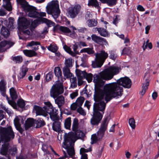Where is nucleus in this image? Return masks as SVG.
I'll return each mask as SVG.
<instances>
[{
  "instance_id": "38",
  "label": "nucleus",
  "mask_w": 159,
  "mask_h": 159,
  "mask_svg": "<svg viewBox=\"0 0 159 159\" xmlns=\"http://www.w3.org/2000/svg\"><path fill=\"white\" fill-rule=\"evenodd\" d=\"M71 118L69 117L66 118L65 121L64 126L67 129H69L70 128L71 125Z\"/></svg>"
},
{
  "instance_id": "19",
  "label": "nucleus",
  "mask_w": 159,
  "mask_h": 159,
  "mask_svg": "<svg viewBox=\"0 0 159 159\" xmlns=\"http://www.w3.org/2000/svg\"><path fill=\"white\" fill-rule=\"evenodd\" d=\"M59 30L61 31L66 34L68 35L72 38H74L76 35V34L75 31H71V30L67 27L61 26L60 27Z\"/></svg>"
},
{
  "instance_id": "41",
  "label": "nucleus",
  "mask_w": 159,
  "mask_h": 159,
  "mask_svg": "<svg viewBox=\"0 0 159 159\" xmlns=\"http://www.w3.org/2000/svg\"><path fill=\"white\" fill-rule=\"evenodd\" d=\"M8 152L12 156H15L17 153V149L16 147H13L9 149Z\"/></svg>"
},
{
  "instance_id": "23",
  "label": "nucleus",
  "mask_w": 159,
  "mask_h": 159,
  "mask_svg": "<svg viewBox=\"0 0 159 159\" xmlns=\"http://www.w3.org/2000/svg\"><path fill=\"white\" fill-rule=\"evenodd\" d=\"M80 73L82 75L84 78H85L89 83L92 81L93 75L91 73H87L85 71H80Z\"/></svg>"
},
{
  "instance_id": "45",
  "label": "nucleus",
  "mask_w": 159,
  "mask_h": 159,
  "mask_svg": "<svg viewBox=\"0 0 159 159\" xmlns=\"http://www.w3.org/2000/svg\"><path fill=\"white\" fill-rule=\"evenodd\" d=\"M70 81L71 82V88H75L77 86V80L76 78L73 77L70 78Z\"/></svg>"
},
{
  "instance_id": "10",
  "label": "nucleus",
  "mask_w": 159,
  "mask_h": 159,
  "mask_svg": "<svg viewBox=\"0 0 159 159\" xmlns=\"http://www.w3.org/2000/svg\"><path fill=\"white\" fill-rule=\"evenodd\" d=\"M46 8L48 14L52 15L54 19L57 18L59 16L60 10L57 1H52L47 6Z\"/></svg>"
},
{
  "instance_id": "42",
  "label": "nucleus",
  "mask_w": 159,
  "mask_h": 159,
  "mask_svg": "<svg viewBox=\"0 0 159 159\" xmlns=\"http://www.w3.org/2000/svg\"><path fill=\"white\" fill-rule=\"evenodd\" d=\"M63 48L66 51L72 56L73 57L75 56V54L74 52L71 51L70 48L69 47H68L66 45H65L63 47Z\"/></svg>"
},
{
  "instance_id": "20",
  "label": "nucleus",
  "mask_w": 159,
  "mask_h": 159,
  "mask_svg": "<svg viewBox=\"0 0 159 159\" xmlns=\"http://www.w3.org/2000/svg\"><path fill=\"white\" fill-rule=\"evenodd\" d=\"M92 40L97 43L102 44L107 43V41L103 38L97 36L95 34H92L91 36Z\"/></svg>"
},
{
  "instance_id": "60",
  "label": "nucleus",
  "mask_w": 159,
  "mask_h": 159,
  "mask_svg": "<svg viewBox=\"0 0 159 159\" xmlns=\"http://www.w3.org/2000/svg\"><path fill=\"white\" fill-rule=\"evenodd\" d=\"M78 48V46L77 45L75 44L73 46V50L74 51V53L75 54V55H76V54H78L79 52L78 51H77V50Z\"/></svg>"
},
{
  "instance_id": "26",
  "label": "nucleus",
  "mask_w": 159,
  "mask_h": 159,
  "mask_svg": "<svg viewBox=\"0 0 159 159\" xmlns=\"http://www.w3.org/2000/svg\"><path fill=\"white\" fill-rule=\"evenodd\" d=\"M75 132L74 133L75 136L77 140L78 139H83L85 137L84 134L81 131L77 130L75 131Z\"/></svg>"
},
{
  "instance_id": "34",
  "label": "nucleus",
  "mask_w": 159,
  "mask_h": 159,
  "mask_svg": "<svg viewBox=\"0 0 159 159\" xmlns=\"http://www.w3.org/2000/svg\"><path fill=\"white\" fill-rule=\"evenodd\" d=\"M88 25L89 27H92L97 25L98 22L94 19L89 20L87 22Z\"/></svg>"
},
{
  "instance_id": "28",
  "label": "nucleus",
  "mask_w": 159,
  "mask_h": 159,
  "mask_svg": "<svg viewBox=\"0 0 159 159\" xmlns=\"http://www.w3.org/2000/svg\"><path fill=\"white\" fill-rule=\"evenodd\" d=\"M97 30L100 34L102 36L106 37L108 35L107 31L103 28H96Z\"/></svg>"
},
{
  "instance_id": "22",
  "label": "nucleus",
  "mask_w": 159,
  "mask_h": 159,
  "mask_svg": "<svg viewBox=\"0 0 159 159\" xmlns=\"http://www.w3.org/2000/svg\"><path fill=\"white\" fill-rule=\"evenodd\" d=\"M59 120H57V121H55L52 124V129L54 131L56 132H59L61 129V123L59 121H58Z\"/></svg>"
},
{
  "instance_id": "33",
  "label": "nucleus",
  "mask_w": 159,
  "mask_h": 159,
  "mask_svg": "<svg viewBox=\"0 0 159 159\" xmlns=\"http://www.w3.org/2000/svg\"><path fill=\"white\" fill-rule=\"evenodd\" d=\"M41 20L43 22L45 23L48 26V27L54 26L55 25V23H54L46 18H42Z\"/></svg>"
},
{
  "instance_id": "11",
  "label": "nucleus",
  "mask_w": 159,
  "mask_h": 159,
  "mask_svg": "<svg viewBox=\"0 0 159 159\" xmlns=\"http://www.w3.org/2000/svg\"><path fill=\"white\" fill-rule=\"evenodd\" d=\"M18 20V28L22 30V34L24 35H31L32 34V32L33 29H30L31 32L29 29L27 30L30 25V21L24 17L19 18Z\"/></svg>"
},
{
  "instance_id": "58",
  "label": "nucleus",
  "mask_w": 159,
  "mask_h": 159,
  "mask_svg": "<svg viewBox=\"0 0 159 159\" xmlns=\"http://www.w3.org/2000/svg\"><path fill=\"white\" fill-rule=\"evenodd\" d=\"M78 95V93L77 91H76L75 92H73L70 94V97L72 99L75 98Z\"/></svg>"
},
{
  "instance_id": "59",
  "label": "nucleus",
  "mask_w": 159,
  "mask_h": 159,
  "mask_svg": "<svg viewBox=\"0 0 159 159\" xmlns=\"http://www.w3.org/2000/svg\"><path fill=\"white\" fill-rule=\"evenodd\" d=\"M78 106L75 102L73 103L70 106V109L72 110H75Z\"/></svg>"
},
{
  "instance_id": "14",
  "label": "nucleus",
  "mask_w": 159,
  "mask_h": 159,
  "mask_svg": "<svg viewBox=\"0 0 159 159\" xmlns=\"http://www.w3.org/2000/svg\"><path fill=\"white\" fill-rule=\"evenodd\" d=\"M81 6L79 4L75 5L74 7L69 8L67 12L68 16L72 18H74L80 13Z\"/></svg>"
},
{
  "instance_id": "15",
  "label": "nucleus",
  "mask_w": 159,
  "mask_h": 159,
  "mask_svg": "<svg viewBox=\"0 0 159 159\" xmlns=\"http://www.w3.org/2000/svg\"><path fill=\"white\" fill-rule=\"evenodd\" d=\"M107 117H106L104 119L101 125L100 128L97 133V135L98 138V139L100 140H101L103 137L105 131L107 129Z\"/></svg>"
},
{
  "instance_id": "39",
  "label": "nucleus",
  "mask_w": 159,
  "mask_h": 159,
  "mask_svg": "<svg viewBox=\"0 0 159 159\" xmlns=\"http://www.w3.org/2000/svg\"><path fill=\"white\" fill-rule=\"evenodd\" d=\"M54 73L55 75L58 78L61 77L62 76V72L61 69L59 67H57L55 68Z\"/></svg>"
},
{
  "instance_id": "8",
  "label": "nucleus",
  "mask_w": 159,
  "mask_h": 159,
  "mask_svg": "<svg viewBox=\"0 0 159 159\" xmlns=\"http://www.w3.org/2000/svg\"><path fill=\"white\" fill-rule=\"evenodd\" d=\"M95 57L92 61V66L94 68L101 67L108 57V54L104 50H102L95 54Z\"/></svg>"
},
{
  "instance_id": "50",
  "label": "nucleus",
  "mask_w": 159,
  "mask_h": 159,
  "mask_svg": "<svg viewBox=\"0 0 159 159\" xmlns=\"http://www.w3.org/2000/svg\"><path fill=\"white\" fill-rule=\"evenodd\" d=\"M96 134H93L91 136V140L92 142L91 143V144H93L96 143L98 141L100 140L98 138Z\"/></svg>"
},
{
  "instance_id": "6",
  "label": "nucleus",
  "mask_w": 159,
  "mask_h": 159,
  "mask_svg": "<svg viewBox=\"0 0 159 159\" xmlns=\"http://www.w3.org/2000/svg\"><path fill=\"white\" fill-rule=\"evenodd\" d=\"M64 91L63 83L58 80L52 86L50 91V96L55 99V102L59 108H61L65 103L64 97L62 96H58L62 94Z\"/></svg>"
},
{
  "instance_id": "1",
  "label": "nucleus",
  "mask_w": 159,
  "mask_h": 159,
  "mask_svg": "<svg viewBox=\"0 0 159 159\" xmlns=\"http://www.w3.org/2000/svg\"><path fill=\"white\" fill-rule=\"evenodd\" d=\"M131 85V80L127 77L122 78L117 81L116 82L107 84L105 85V91L110 93L111 96L109 98L116 97L122 96L123 93L122 86L125 88H129ZM111 98H110V99Z\"/></svg>"
},
{
  "instance_id": "35",
  "label": "nucleus",
  "mask_w": 159,
  "mask_h": 159,
  "mask_svg": "<svg viewBox=\"0 0 159 159\" xmlns=\"http://www.w3.org/2000/svg\"><path fill=\"white\" fill-rule=\"evenodd\" d=\"M80 71H79L77 73V75L78 78V85L80 86L81 85L83 84V81L82 80L84 78L82 75L80 73Z\"/></svg>"
},
{
  "instance_id": "27",
  "label": "nucleus",
  "mask_w": 159,
  "mask_h": 159,
  "mask_svg": "<svg viewBox=\"0 0 159 159\" xmlns=\"http://www.w3.org/2000/svg\"><path fill=\"white\" fill-rule=\"evenodd\" d=\"M63 73L64 76L66 78L72 77L73 76L72 74L70 72L69 68H63Z\"/></svg>"
},
{
  "instance_id": "46",
  "label": "nucleus",
  "mask_w": 159,
  "mask_h": 159,
  "mask_svg": "<svg viewBox=\"0 0 159 159\" xmlns=\"http://www.w3.org/2000/svg\"><path fill=\"white\" fill-rule=\"evenodd\" d=\"M48 50L54 52H56L57 50V47L54 45L51 44L48 47Z\"/></svg>"
},
{
  "instance_id": "12",
  "label": "nucleus",
  "mask_w": 159,
  "mask_h": 159,
  "mask_svg": "<svg viewBox=\"0 0 159 159\" xmlns=\"http://www.w3.org/2000/svg\"><path fill=\"white\" fill-rule=\"evenodd\" d=\"M40 43L39 42L32 41L28 43L27 46L33 47L32 48L33 50H25L23 51L24 54L27 56L31 57L37 55V53L34 51H36L39 49L38 46L36 47H33L34 46L40 45Z\"/></svg>"
},
{
  "instance_id": "47",
  "label": "nucleus",
  "mask_w": 159,
  "mask_h": 159,
  "mask_svg": "<svg viewBox=\"0 0 159 159\" xmlns=\"http://www.w3.org/2000/svg\"><path fill=\"white\" fill-rule=\"evenodd\" d=\"M18 106L20 108H23L25 106V103L22 99H18L17 102Z\"/></svg>"
},
{
  "instance_id": "24",
  "label": "nucleus",
  "mask_w": 159,
  "mask_h": 159,
  "mask_svg": "<svg viewBox=\"0 0 159 159\" xmlns=\"http://www.w3.org/2000/svg\"><path fill=\"white\" fill-rule=\"evenodd\" d=\"M9 92L11 97L13 100L12 101L15 102L13 100L16 99L18 97V95L16 90L14 87H12L9 89Z\"/></svg>"
},
{
  "instance_id": "51",
  "label": "nucleus",
  "mask_w": 159,
  "mask_h": 159,
  "mask_svg": "<svg viewBox=\"0 0 159 159\" xmlns=\"http://www.w3.org/2000/svg\"><path fill=\"white\" fill-rule=\"evenodd\" d=\"M20 119L18 117L16 116L14 120V123L16 127L20 126Z\"/></svg>"
},
{
  "instance_id": "52",
  "label": "nucleus",
  "mask_w": 159,
  "mask_h": 159,
  "mask_svg": "<svg viewBox=\"0 0 159 159\" xmlns=\"http://www.w3.org/2000/svg\"><path fill=\"white\" fill-rule=\"evenodd\" d=\"M77 111L81 115L85 116L86 114L85 111L81 107H79V108L77 109Z\"/></svg>"
},
{
  "instance_id": "13",
  "label": "nucleus",
  "mask_w": 159,
  "mask_h": 159,
  "mask_svg": "<svg viewBox=\"0 0 159 159\" xmlns=\"http://www.w3.org/2000/svg\"><path fill=\"white\" fill-rule=\"evenodd\" d=\"M6 82L3 80H2L0 81V92L2 96L4 97H6L8 103L14 109H16L17 105L16 102L10 100L8 96L6 95Z\"/></svg>"
},
{
  "instance_id": "2",
  "label": "nucleus",
  "mask_w": 159,
  "mask_h": 159,
  "mask_svg": "<svg viewBox=\"0 0 159 159\" xmlns=\"http://www.w3.org/2000/svg\"><path fill=\"white\" fill-rule=\"evenodd\" d=\"M110 93L106 92L105 91V85L103 90L100 89H98L95 90L94 95V100L95 101L93 106V112L101 113L99 111L103 112L105 110L106 103L110 101L114 97H111V99L108 96H111Z\"/></svg>"
},
{
  "instance_id": "44",
  "label": "nucleus",
  "mask_w": 159,
  "mask_h": 159,
  "mask_svg": "<svg viewBox=\"0 0 159 159\" xmlns=\"http://www.w3.org/2000/svg\"><path fill=\"white\" fill-rule=\"evenodd\" d=\"M12 60L16 63H20L22 61L23 58L20 56H17L12 57Z\"/></svg>"
},
{
  "instance_id": "56",
  "label": "nucleus",
  "mask_w": 159,
  "mask_h": 159,
  "mask_svg": "<svg viewBox=\"0 0 159 159\" xmlns=\"http://www.w3.org/2000/svg\"><path fill=\"white\" fill-rule=\"evenodd\" d=\"M87 53L89 54H92L94 53L93 48H87Z\"/></svg>"
},
{
  "instance_id": "48",
  "label": "nucleus",
  "mask_w": 159,
  "mask_h": 159,
  "mask_svg": "<svg viewBox=\"0 0 159 159\" xmlns=\"http://www.w3.org/2000/svg\"><path fill=\"white\" fill-rule=\"evenodd\" d=\"M129 125L133 129H134L135 128V121L133 118L129 119Z\"/></svg>"
},
{
  "instance_id": "61",
  "label": "nucleus",
  "mask_w": 159,
  "mask_h": 159,
  "mask_svg": "<svg viewBox=\"0 0 159 159\" xmlns=\"http://www.w3.org/2000/svg\"><path fill=\"white\" fill-rule=\"evenodd\" d=\"M88 58V55L86 54H84L83 57L81 58V60L83 62L86 61Z\"/></svg>"
},
{
  "instance_id": "7",
  "label": "nucleus",
  "mask_w": 159,
  "mask_h": 159,
  "mask_svg": "<svg viewBox=\"0 0 159 159\" xmlns=\"http://www.w3.org/2000/svg\"><path fill=\"white\" fill-rule=\"evenodd\" d=\"M76 140L77 139L73 132L65 133L64 135V142L62 146L66 150L68 154L70 157H72L75 154L74 146Z\"/></svg>"
},
{
  "instance_id": "63",
  "label": "nucleus",
  "mask_w": 159,
  "mask_h": 159,
  "mask_svg": "<svg viewBox=\"0 0 159 159\" xmlns=\"http://www.w3.org/2000/svg\"><path fill=\"white\" fill-rule=\"evenodd\" d=\"M137 9L139 11H145V9L142 6L140 5L138 6L137 7Z\"/></svg>"
},
{
  "instance_id": "30",
  "label": "nucleus",
  "mask_w": 159,
  "mask_h": 159,
  "mask_svg": "<svg viewBox=\"0 0 159 159\" xmlns=\"http://www.w3.org/2000/svg\"><path fill=\"white\" fill-rule=\"evenodd\" d=\"M35 123L36 124V128H39L45 125L46 123L44 120L40 118L36 120Z\"/></svg>"
},
{
  "instance_id": "21",
  "label": "nucleus",
  "mask_w": 159,
  "mask_h": 159,
  "mask_svg": "<svg viewBox=\"0 0 159 159\" xmlns=\"http://www.w3.org/2000/svg\"><path fill=\"white\" fill-rule=\"evenodd\" d=\"M35 121L33 118H28L25 121V130L33 126Z\"/></svg>"
},
{
  "instance_id": "64",
  "label": "nucleus",
  "mask_w": 159,
  "mask_h": 159,
  "mask_svg": "<svg viewBox=\"0 0 159 159\" xmlns=\"http://www.w3.org/2000/svg\"><path fill=\"white\" fill-rule=\"evenodd\" d=\"M129 39L128 38H125V39L124 43H126L125 46H128L129 44Z\"/></svg>"
},
{
  "instance_id": "9",
  "label": "nucleus",
  "mask_w": 159,
  "mask_h": 159,
  "mask_svg": "<svg viewBox=\"0 0 159 159\" xmlns=\"http://www.w3.org/2000/svg\"><path fill=\"white\" fill-rule=\"evenodd\" d=\"M17 2L21 6L25 12H29L28 16L31 17L36 18L39 16V13L36 10V7L30 6L25 0H16Z\"/></svg>"
},
{
  "instance_id": "31",
  "label": "nucleus",
  "mask_w": 159,
  "mask_h": 159,
  "mask_svg": "<svg viewBox=\"0 0 159 159\" xmlns=\"http://www.w3.org/2000/svg\"><path fill=\"white\" fill-rule=\"evenodd\" d=\"M89 151L84 148H81L80 150V153L81 155V159H88L87 154L85 153Z\"/></svg>"
},
{
  "instance_id": "62",
  "label": "nucleus",
  "mask_w": 159,
  "mask_h": 159,
  "mask_svg": "<svg viewBox=\"0 0 159 159\" xmlns=\"http://www.w3.org/2000/svg\"><path fill=\"white\" fill-rule=\"evenodd\" d=\"M90 103V102L89 101H86L84 104V106L87 107L88 110L89 109L91 105Z\"/></svg>"
},
{
  "instance_id": "43",
  "label": "nucleus",
  "mask_w": 159,
  "mask_h": 159,
  "mask_svg": "<svg viewBox=\"0 0 159 159\" xmlns=\"http://www.w3.org/2000/svg\"><path fill=\"white\" fill-rule=\"evenodd\" d=\"M84 100V98L83 97L78 98L76 100L75 103H77L78 107H80L82 105Z\"/></svg>"
},
{
  "instance_id": "25",
  "label": "nucleus",
  "mask_w": 159,
  "mask_h": 159,
  "mask_svg": "<svg viewBox=\"0 0 159 159\" xmlns=\"http://www.w3.org/2000/svg\"><path fill=\"white\" fill-rule=\"evenodd\" d=\"M1 34L4 38H7L10 34V32L8 29L6 27L3 26L1 30Z\"/></svg>"
},
{
  "instance_id": "32",
  "label": "nucleus",
  "mask_w": 159,
  "mask_h": 159,
  "mask_svg": "<svg viewBox=\"0 0 159 159\" xmlns=\"http://www.w3.org/2000/svg\"><path fill=\"white\" fill-rule=\"evenodd\" d=\"M88 5L89 6L94 7L98 9L99 7V3L97 0H89Z\"/></svg>"
},
{
  "instance_id": "29",
  "label": "nucleus",
  "mask_w": 159,
  "mask_h": 159,
  "mask_svg": "<svg viewBox=\"0 0 159 159\" xmlns=\"http://www.w3.org/2000/svg\"><path fill=\"white\" fill-rule=\"evenodd\" d=\"M11 0H3V6L8 11L12 10V7L10 2Z\"/></svg>"
},
{
  "instance_id": "36",
  "label": "nucleus",
  "mask_w": 159,
  "mask_h": 159,
  "mask_svg": "<svg viewBox=\"0 0 159 159\" xmlns=\"http://www.w3.org/2000/svg\"><path fill=\"white\" fill-rule=\"evenodd\" d=\"M28 70V68L26 67L22 68L21 71L19 74L18 77L20 79L23 78L26 75Z\"/></svg>"
},
{
  "instance_id": "57",
  "label": "nucleus",
  "mask_w": 159,
  "mask_h": 159,
  "mask_svg": "<svg viewBox=\"0 0 159 159\" xmlns=\"http://www.w3.org/2000/svg\"><path fill=\"white\" fill-rule=\"evenodd\" d=\"M109 57L110 59L114 61L116 58L117 56L113 52L111 51L110 52Z\"/></svg>"
},
{
  "instance_id": "16",
  "label": "nucleus",
  "mask_w": 159,
  "mask_h": 159,
  "mask_svg": "<svg viewBox=\"0 0 159 159\" xmlns=\"http://www.w3.org/2000/svg\"><path fill=\"white\" fill-rule=\"evenodd\" d=\"M102 117L101 113L93 112L92 117L90 120V123L93 125H98L100 122Z\"/></svg>"
},
{
  "instance_id": "53",
  "label": "nucleus",
  "mask_w": 159,
  "mask_h": 159,
  "mask_svg": "<svg viewBox=\"0 0 159 159\" xmlns=\"http://www.w3.org/2000/svg\"><path fill=\"white\" fill-rule=\"evenodd\" d=\"M42 148L45 154H46L49 153V151L48 150V147L47 145L45 144H43Z\"/></svg>"
},
{
  "instance_id": "40",
  "label": "nucleus",
  "mask_w": 159,
  "mask_h": 159,
  "mask_svg": "<svg viewBox=\"0 0 159 159\" xmlns=\"http://www.w3.org/2000/svg\"><path fill=\"white\" fill-rule=\"evenodd\" d=\"M72 59H66L64 64L65 66L63 68H69L72 66Z\"/></svg>"
},
{
  "instance_id": "37",
  "label": "nucleus",
  "mask_w": 159,
  "mask_h": 159,
  "mask_svg": "<svg viewBox=\"0 0 159 159\" xmlns=\"http://www.w3.org/2000/svg\"><path fill=\"white\" fill-rule=\"evenodd\" d=\"M78 120L77 118H75L73 121L72 129L73 131H76L77 130L78 127Z\"/></svg>"
},
{
  "instance_id": "18",
  "label": "nucleus",
  "mask_w": 159,
  "mask_h": 159,
  "mask_svg": "<svg viewBox=\"0 0 159 159\" xmlns=\"http://www.w3.org/2000/svg\"><path fill=\"white\" fill-rule=\"evenodd\" d=\"M14 43L12 42L3 40L0 43V52H5L7 49L12 46Z\"/></svg>"
},
{
  "instance_id": "4",
  "label": "nucleus",
  "mask_w": 159,
  "mask_h": 159,
  "mask_svg": "<svg viewBox=\"0 0 159 159\" xmlns=\"http://www.w3.org/2000/svg\"><path fill=\"white\" fill-rule=\"evenodd\" d=\"M14 134L11 126L0 129V143L4 142L0 150V154L6 156L8 154L10 145L8 143L14 138Z\"/></svg>"
},
{
  "instance_id": "17",
  "label": "nucleus",
  "mask_w": 159,
  "mask_h": 159,
  "mask_svg": "<svg viewBox=\"0 0 159 159\" xmlns=\"http://www.w3.org/2000/svg\"><path fill=\"white\" fill-rule=\"evenodd\" d=\"M149 75L147 73H146L143 78V80L145 81L142 84V90L140 92V93L142 96L143 95L146 90L148 89V87L149 85Z\"/></svg>"
},
{
  "instance_id": "54",
  "label": "nucleus",
  "mask_w": 159,
  "mask_h": 159,
  "mask_svg": "<svg viewBox=\"0 0 159 159\" xmlns=\"http://www.w3.org/2000/svg\"><path fill=\"white\" fill-rule=\"evenodd\" d=\"M52 73L49 72L46 75V79L47 82L51 80L52 78Z\"/></svg>"
},
{
  "instance_id": "49",
  "label": "nucleus",
  "mask_w": 159,
  "mask_h": 159,
  "mask_svg": "<svg viewBox=\"0 0 159 159\" xmlns=\"http://www.w3.org/2000/svg\"><path fill=\"white\" fill-rule=\"evenodd\" d=\"M117 3V0H107L106 4L112 7L116 4Z\"/></svg>"
},
{
  "instance_id": "55",
  "label": "nucleus",
  "mask_w": 159,
  "mask_h": 159,
  "mask_svg": "<svg viewBox=\"0 0 159 159\" xmlns=\"http://www.w3.org/2000/svg\"><path fill=\"white\" fill-rule=\"evenodd\" d=\"M130 53V50L129 48H125L122 50V52L121 55H123L125 54H128Z\"/></svg>"
},
{
  "instance_id": "3",
  "label": "nucleus",
  "mask_w": 159,
  "mask_h": 159,
  "mask_svg": "<svg viewBox=\"0 0 159 159\" xmlns=\"http://www.w3.org/2000/svg\"><path fill=\"white\" fill-rule=\"evenodd\" d=\"M119 68L118 67L111 66L100 72L99 74H95L93 76V81L96 85L102 87L104 84L105 80L112 79L114 75L118 73Z\"/></svg>"
},
{
  "instance_id": "5",
  "label": "nucleus",
  "mask_w": 159,
  "mask_h": 159,
  "mask_svg": "<svg viewBox=\"0 0 159 159\" xmlns=\"http://www.w3.org/2000/svg\"><path fill=\"white\" fill-rule=\"evenodd\" d=\"M46 105L42 108L40 107L34 105L33 110L35 111L37 115H42L47 117L48 118V114L50 115V118L53 120H58L59 117L57 116V111L53 107L49 102L45 103Z\"/></svg>"
}]
</instances>
